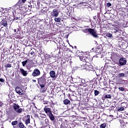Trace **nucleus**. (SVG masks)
Masks as SVG:
<instances>
[{
  "label": "nucleus",
  "instance_id": "47",
  "mask_svg": "<svg viewBox=\"0 0 128 128\" xmlns=\"http://www.w3.org/2000/svg\"><path fill=\"white\" fill-rule=\"evenodd\" d=\"M43 116H46V114H43Z\"/></svg>",
  "mask_w": 128,
  "mask_h": 128
},
{
  "label": "nucleus",
  "instance_id": "31",
  "mask_svg": "<svg viewBox=\"0 0 128 128\" xmlns=\"http://www.w3.org/2000/svg\"><path fill=\"white\" fill-rule=\"evenodd\" d=\"M14 32H16V34H18V32H20V28L14 29Z\"/></svg>",
  "mask_w": 128,
  "mask_h": 128
},
{
  "label": "nucleus",
  "instance_id": "43",
  "mask_svg": "<svg viewBox=\"0 0 128 128\" xmlns=\"http://www.w3.org/2000/svg\"><path fill=\"white\" fill-rule=\"evenodd\" d=\"M34 54V52H32L30 53V54L32 55V54Z\"/></svg>",
  "mask_w": 128,
  "mask_h": 128
},
{
  "label": "nucleus",
  "instance_id": "5",
  "mask_svg": "<svg viewBox=\"0 0 128 128\" xmlns=\"http://www.w3.org/2000/svg\"><path fill=\"white\" fill-rule=\"evenodd\" d=\"M16 92L18 94H20V96H24V90L22 88L16 86L15 89Z\"/></svg>",
  "mask_w": 128,
  "mask_h": 128
},
{
  "label": "nucleus",
  "instance_id": "28",
  "mask_svg": "<svg viewBox=\"0 0 128 128\" xmlns=\"http://www.w3.org/2000/svg\"><path fill=\"white\" fill-rule=\"evenodd\" d=\"M119 90H120L121 92H124V87H119L118 88Z\"/></svg>",
  "mask_w": 128,
  "mask_h": 128
},
{
  "label": "nucleus",
  "instance_id": "18",
  "mask_svg": "<svg viewBox=\"0 0 128 128\" xmlns=\"http://www.w3.org/2000/svg\"><path fill=\"white\" fill-rule=\"evenodd\" d=\"M18 124L20 128H26L24 126V123L22 122H19Z\"/></svg>",
  "mask_w": 128,
  "mask_h": 128
},
{
  "label": "nucleus",
  "instance_id": "37",
  "mask_svg": "<svg viewBox=\"0 0 128 128\" xmlns=\"http://www.w3.org/2000/svg\"><path fill=\"white\" fill-rule=\"evenodd\" d=\"M80 60H82V62H84V57L80 56Z\"/></svg>",
  "mask_w": 128,
  "mask_h": 128
},
{
  "label": "nucleus",
  "instance_id": "48",
  "mask_svg": "<svg viewBox=\"0 0 128 128\" xmlns=\"http://www.w3.org/2000/svg\"><path fill=\"white\" fill-rule=\"evenodd\" d=\"M74 48H76V46H75Z\"/></svg>",
  "mask_w": 128,
  "mask_h": 128
},
{
  "label": "nucleus",
  "instance_id": "35",
  "mask_svg": "<svg viewBox=\"0 0 128 128\" xmlns=\"http://www.w3.org/2000/svg\"><path fill=\"white\" fill-rule=\"evenodd\" d=\"M114 30L115 31L114 32V34H116V32H118V29H114Z\"/></svg>",
  "mask_w": 128,
  "mask_h": 128
},
{
  "label": "nucleus",
  "instance_id": "2",
  "mask_svg": "<svg viewBox=\"0 0 128 128\" xmlns=\"http://www.w3.org/2000/svg\"><path fill=\"white\" fill-rule=\"evenodd\" d=\"M60 14V12L58 9H54L52 11L50 14V18H58Z\"/></svg>",
  "mask_w": 128,
  "mask_h": 128
},
{
  "label": "nucleus",
  "instance_id": "34",
  "mask_svg": "<svg viewBox=\"0 0 128 128\" xmlns=\"http://www.w3.org/2000/svg\"><path fill=\"white\" fill-rule=\"evenodd\" d=\"M108 8H110V6H112V4L110 2L106 4Z\"/></svg>",
  "mask_w": 128,
  "mask_h": 128
},
{
  "label": "nucleus",
  "instance_id": "41",
  "mask_svg": "<svg viewBox=\"0 0 128 128\" xmlns=\"http://www.w3.org/2000/svg\"><path fill=\"white\" fill-rule=\"evenodd\" d=\"M14 19L16 20H18V18L16 17V18H14Z\"/></svg>",
  "mask_w": 128,
  "mask_h": 128
},
{
  "label": "nucleus",
  "instance_id": "27",
  "mask_svg": "<svg viewBox=\"0 0 128 128\" xmlns=\"http://www.w3.org/2000/svg\"><path fill=\"white\" fill-rule=\"evenodd\" d=\"M106 124H102L100 125V128H106Z\"/></svg>",
  "mask_w": 128,
  "mask_h": 128
},
{
  "label": "nucleus",
  "instance_id": "10",
  "mask_svg": "<svg viewBox=\"0 0 128 128\" xmlns=\"http://www.w3.org/2000/svg\"><path fill=\"white\" fill-rule=\"evenodd\" d=\"M44 110L47 116L48 115L50 114H51V112H52L50 108H46V106L44 108Z\"/></svg>",
  "mask_w": 128,
  "mask_h": 128
},
{
  "label": "nucleus",
  "instance_id": "7",
  "mask_svg": "<svg viewBox=\"0 0 128 128\" xmlns=\"http://www.w3.org/2000/svg\"><path fill=\"white\" fill-rule=\"evenodd\" d=\"M76 68H81V70H86L88 68H92V66H88L86 64H85L84 65H79L78 66H76Z\"/></svg>",
  "mask_w": 128,
  "mask_h": 128
},
{
  "label": "nucleus",
  "instance_id": "29",
  "mask_svg": "<svg viewBox=\"0 0 128 128\" xmlns=\"http://www.w3.org/2000/svg\"><path fill=\"white\" fill-rule=\"evenodd\" d=\"M4 66L6 68H12V64H6V65Z\"/></svg>",
  "mask_w": 128,
  "mask_h": 128
},
{
  "label": "nucleus",
  "instance_id": "24",
  "mask_svg": "<svg viewBox=\"0 0 128 128\" xmlns=\"http://www.w3.org/2000/svg\"><path fill=\"white\" fill-rule=\"evenodd\" d=\"M104 98H112V96L110 94L105 95Z\"/></svg>",
  "mask_w": 128,
  "mask_h": 128
},
{
  "label": "nucleus",
  "instance_id": "42",
  "mask_svg": "<svg viewBox=\"0 0 128 128\" xmlns=\"http://www.w3.org/2000/svg\"><path fill=\"white\" fill-rule=\"evenodd\" d=\"M32 81L34 82H36V80H33Z\"/></svg>",
  "mask_w": 128,
  "mask_h": 128
},
{
  "label": "nucleus",
  "instance_id": "4",
  "mask_svg": "<svg viewBox=\"0 0 128 128\" xmlns=\"http://www.w3.org/2000/svg\"><path fill=\"white\" fill-rule=\"evenodd\" d=\"M126 62H128L126 58L122 57L119 60V64L120 66H126Z\"/></svg>",
  "mask_w": 128,
  "mask_h": 128
},
{
  "label": "nucleus",
  "instance_id": "12",
  "mask_svg": "<svg viewBox=\"0 0 128 128\" xmlns=\"http://www.w3.org/2000/svg\"><path fill=\"white\" fill-rule=\"evenodd\" d=\"M30 62V60L27 59L25 61H23L22 62V66H26V68H28V62Z\"/></svg>",
  "mask_w": 128,
  "mask_h": 128
},
{
  "label": "nucleus",
  "instance_id": "44",
  "mask_svg": "<svg viewBox=\"0 0 128 128\" xmlns=\"http://www.w3.org/2000/svg\"><path fill=\"white\" fill-rule=\"evenodd\" d=\"M96 16L94 17V20H96Z\"/></svg>",
  "mask_w": 128,
  "mask_h": 128
},
{
  "label": "nucleus",
  "instance_id": "3",
  "mask_svg": "<svg viewBox=\"0 0 128 128\" xmlns=\"http://www.w3.org/2000/svg\"><path fill=\"white\" fill-rule=\"evenodd\" d=\"M38 84L40 86L42 84H46V76L44 75L39 78H38Z\"/></svg>",
  "mask_w": 128,
  "mask_h": 128
},
{
  "label": "nucleus",
  "instance_id": "21",
  "mask_svg": "<svg viewBox=\"0 0 128 128\" xmlns=\"http://www.w3.org/2000/svg\"><path fill=\"white\" fill-rule=\"evenodd\" d=\"M83 62H85L89 63L90 62V60L88 58L84 57V60H83Z\"/></svg>",
  "mask_w": 128,
  "mask_h": 128
},
{
  "label": "nucleus",
  "instance_id": "6",
  "mask_svg": "<svg viewBox=\"0 0 128 128\" xmlns=\"http://www.w3.org/2000/svg\"><path fill=\"white\" fill-rule=\"evenodd\" d=\"M90 34H92L94 38H98V34H96V30H94V29L90 28V31L89 32Z\"/></svg>",
  "mask_w": 128,
  "mask_h": 128
},
{
  "label": "nucleus",
  "instance_id": "13",
  "mask_svg": "<svg viewBox=\"0 0 128 128\" xmlns=\"http://www.w3.org/2000/svg\"><path fill=\"white\" fill-rule=\"evenodd\" d=\"M20 72L21 74H22L24 76H28V71H26L22 68H20Z\"/></svg>",
  "mask_w": 128,
  "mask_h": 128
},
{
  "label": "nucleus",
  "instance_id": "22",
  "mask_svg": "<svg viewBox=\"0 0 128 128\" xmlns=\"http://www.w3.org/2000/svg\"><path fill=\"white\" fill-rule=\"evenodd\" d=\"M90 28H86L83 30V32H85V34H88V32H90Z\"/></svg>",
  "mask_w": 128,
  "mask_h": 128
},
{
  "label": "nucleus",
  "instance_id": "8",
  "mask_svg": "<svg viewBox=\"0 0 128 128\" xmlns=\"http://www.w3.org/2000/svg\"><path fill=\"white\" fill-rule=\"evenodd\" d=\"M1 26H8V18L6 16H3L2 20L0 22Z\"/></svg>",
  "mask_w": 128,
  "mask_h": 128
},
{
  "label": "nucleus",
  "instance_id": "15",
  "mask_svg": "<svg viewBox=\"0 0 128 128\" xmlns=\"http://www.w3.org/2000/svg\"><path fill=\"white\" fill-rule=\"evenodd\" d=\"M63 102L65 104V106H69V104H70V100L68 98L64 100Z\"/></svg>",
  "mask_w": 128,
  "mask_h": 128
},
{
  "label": "nucleus",
  "instance_id": "25",
  "mask_svg": "<svg viewBox=\"0 0 128 128\" xmlns=\"http://www.w3.org/2000/svg\"><path fill=\"white\" fill-rule=\"evenodd\" d=\"M18 122L17 120H15L12 122V126H16V124H18Z\"/></svg>",
  "mask_w": 128,
  "mask_h": 128
},
{
  "label": "nucleus",
  "instance_id": "46",
  "mask_svg": "<svg viewBox=\"0 0 128 128\" xmlns=\"http://www.w3.org/2000/svg\"><path fill=\"white\" fill-rule=\"evenodd\" d=\"M67 36H66V38H68V35H66Z\"/></svg>",
  "mask_w": 128,
  "mask_h": 128
},
{
  "label": "nucleus",
  "instance_id": "38",
  "mask_svg": "<svg viewBox=\"0 0 128 128\" xmlns=\"http://www.w3.org/2000/svg\"><path fill=\"white\" fill-rule=\"evenodd\" d=\"M0 82H4V80L2 78H0Z\"/></svg>",
  "mask_w": 128,
  "mask_h": 128
},
{
  "label": "nucleus",
  "instance_id": "26",
  "mask_svg": "<svg viewBox=\"0 0 128 128\" xmlns=\"http://www.w3.org/2000/svg\"><path fill=\"white\" fill-rule=\"evenodd\" d=\"M106 36H108V38H112V34L110 33H107Z\"/></svg>",
  "mask_w": 128,
  "mask_h": 128
},
{
  "label": "nucleus",
  "instance_id": "30",
  "mask_svg": "<svg viewBox=\"0 0 128 128\" xmlns=\"http://www.w3.org/2000/svg\"><path fill=\"white\" fill-rule=\"evenodd\" d=\"M124 110V108L123 107H120L118 109V110H120L121 112H122Z\"/></svg>",
  "mask_w": 128,
  "mask_h": 128
},
{
  "label": "nucleus",
  "instance_id": "23",
  "mask_svg": "<svg viewBox=\"0 0 128 128\" xmlns=\"http://www.w3.org/2000/svg\"><path fill=\"white\" fill-rule=\"evenodd\" d=\"M124 73H120L118 74V78H124Z\"/></svg>",
  "mask_w": 128,
  "mask_h": 128
},
{
  "label": "nucleus",
  "instance_id": "11",
  "mask_svg": "<svg viewBox=\"0 0 128 128\" xmlns=\"http://www.w3.org/2000/svg\"><path fill=\"white\" fill-rule=\"evenodd\" d=\"M25 118H26L25 124L26 126H28V124H30V116L27 115L25 116Z\"/></svg>",
  "mask_w": 128,
  "mask_h": 128
},
{
  "label": "nucleus",
  "instance_id": "32",
  "mask_svg": "<svg viewBox=\"0 0 128 128\" xmlns=\"http://www.w3.org/2000/svg\"><path fill=\"white\" fill-rule=\"evenodd\" d=\"M44 122L46 124H48V118L45 119Z\"/></svg>",
  "mask_w": 128,
  "mask_h": 128
},
{
  "label": "nucleus",
  "instance_id": "19",
  "mask_svg": "<svg viewBox=\"0 0 128 128\" xmlns=\"http://www.w3.org/2000/svg\"><path fill=\"white\" fill-rule=\"evenodd\" d=\"M94 96H98V94H100V92L98 90H94Z\"/></svg>",
  "mask_w": 128,
  "mask_h": 128
},
{
  "label": "nucleus",
  "instance_id": "39",
  "mask_svg": "<svg viewBox=\"0 0 128 128\" xmlns=\"http://www.w3.org/2000/svg\"><path fill=\"white\" fill-rule=\"evenodd\" d=\"M22 2L24 3L26 1V0H21Z\"/></svg>",
  "mask_w": 128,
  "mask_h": 128
},
{
  "label": "nucleus",
  "instance_id": "14",
  "mask_svg": "<svg viewBox=\"0 0 128 128\" xmlns=\"http://www.w3.org/2000/svg\"><path fill=\"white\" fill-rule=\"evenodd\" d=\"M48 118H50V120L52 122H54L56 120V118H54V114H52V112L50 114H48Z\"/></svg>",
  "mask_w": 128,
  "mask_h": 128
},
{
  "label": "nucleus",
  "instance_id": "33",
  "mask_svg": "<svg viewBox=\"0 0 128 128\" xmlns=\"http://www.w3.org/2000/svg\"><path fill=\"white\" fill-rule=\"evenodd\" d=\"M48 102H48V101H47V100H46V101L44 100L43 101L44 104H48Z\"/></svg>",
  "mask_w": 128,
  "mask_h": 128
},
{
  "label": "nucleus",
  "instance_id": "40",
  "mask_svg": "<svg viewBox=\"0 0 128 128\" xmlns=\"http://www.w3.org/2000/svg\"><path fill=\"white\" fill-rule=\"evenodd\" d=\"M18 6H18V4H16L15 6V8H18Z\"/></svg>",
  "mask_w": 128,
  "mask_h": 128
},
{
  "label": "nucleus",
  "instance_id": "9",
  "mask_svg": "<svg viewBox=\"0 0 128 128\" xmlns=\"http://www.w3.org/2000/svg\"><path fill=\"white\" fill-rule=\"evenodd\" d=\"M32 76H40V71L38 69H35L32 73Z\"/></svg>",
  "mask_w": 128,
  "mask_h": 128
},
{
  "label": "nucleus",
  "instance_id": "45",
  "mask_svg": "<svg viewBox=\"0 0 128 128\" xmlns=\"http://www.w3.org/2000/svg\"><path fill=\"white\" fill-rule=\"evenodd\" d=\"M111 108H114V106H111Z\"/></svg>",
  "mask_w": 128,
  "mask_h": 128
},
{
  "label": "nucleus",
  "instance_id": "36",
  "mask_svg": "<svg viewBox=\"0 0 128 128\" xmlns=\"http://www.w3.org/2000/svg\"><path fill=\"white\" fill-rule=\"evenodd\" d=\"M2 106H4V103H2V101H0V108H2Z\"/></svg>",
  "mask_w": 128,
  "mask_h": 128
},
{
  "label": "nucleus",
  "instance_id": "49",
  "mask_svg": "<svg viewBox=\"0 0 128 128\" xmlns=\"http://www.w3.org/2000/svg\"><path fill=\"white\" fill-rule=\"evenodd\" d=\"M102 100H104V98H102Z\"/></svg>",
  "mask_w": 128,
  "mask_h": 128
},
{
  "label": "nucleus",
  "instance_id": "16",
  "mask_svg": "<svg viewBox=\"0 0 128 128\" xmlns=\"http://www.w3.org/2000/svg\"><path fill=\"white\" fill-rule=\"evenodd\" d=\"M40 86L42 90V92H46V84H42Z\"/></svg>",
  "mask_w": 128,
  "mask_h": 128
},
{
  "label": "nucleus",
  "instance_id": "17",
  "mask_svg": "<svg viewBox=\"0 0 128 128\" xmlns=\"http://www.w3.org/2000/svg\"><path fill=\"white\" fill-rule=\"evenodd\" d=\"M50 78H56V72L54 70L50 71Z\"/></svg>",
  "mask_w": 128,
  "mask_h": 128
},
{
  "label": "nucleus",
  "instance_id": "1",
  "mask_svg": "<svg viewBox=\"0 0 128 128\" xmlns=\"http://www.w3.org/2000/svg\"><path fill=\"white\" fill-rule=\"evenodd\" d=\"M20 108L18 104H13V108L18 114H22V112H24V109Z\"/></svg>",
  "mask_w": 128,
  "mask_h": 128
},
{
  "label": "nucleus",
  "instance_id": "20",
  "mask_svg": "<svg viewBox=\"0 0 128 128\" xmlns=\"http://www.w3.org/2000/svg\"><path fill=\"white\" fill-rule=\"evenodd\" d=\"M54 20L56 22H60V18L55 17Z\"/></svg>",
  "mask_w": 128,
  "mask_h": 128
}]
</instances>
